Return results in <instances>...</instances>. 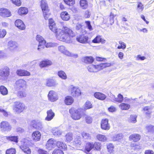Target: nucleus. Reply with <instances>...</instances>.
I'll return each mask as SVG.
<instances>
[{"label":"nucleus","mask_w":154,"mask_h":154,"mask_svg":"<svg viewBox=\"0 0 154 154\" xmlns=\"http://www.w3.org/2000/svg\"><path fill=\"white\" fill-rule=\"evenodd\" d=\"M75 35V34L70 28L66 26H63L62 29H59L57 32L56 36L57 38L59 40L69 42L71 37Z\"/></svg>","instance_id":"nucleus-1"},{"label":"nucleus","mask_w":154,"mask_h":154,"mask_svg":"<svg viewBox=\"0 0 154 154\" xmlns=\"http://www.w3.org/2000/svg\"><path fill=\"white\" fill-rule=\"evenodd\" d=\"M110 66V63H101L97 66L91 65L88 66V69L90 72H97L105 67H109Z\"/></svg>","instance_id":"nucleus-2"},{"label":"nucleus","mask_w":154,"mask_h":154,"mask_svg":"<svg viewBox=\"0 0 154 154\" xmlns=\"http://www.w3.org/2000/svg\"><path fill=\"white\" fill-rule=\"evenodd\" d=\"M69 112L72 119L75 120L80 119L82 117L83 113V109L81 108L77 109L71 108L69 110Z\"/></svg>","instance_id":"nucleus-3"},{"label":"nucleus","mask_w":154,"mask_h":154,"mask_svg":"<svg viewBox=\"0 0 154 154\" xmlns=\"http://www.w3.org/2000/svg\"><path fill=\"white\" fill-rule=\"evenodd\" d=\"M10 74V70L8 66H4L0 69V76L4 80L7 79Z\"/></svg>","instance_id":"nucleus-4"},{"label":"nucleus","mask_w":154,"mask_h":154,"mask_svg":"<svg viewBox=\"0 0 154 154\" xmlns=\"http://www.w3.org/2000/svg\"><path fill=\"white\" fill-rule=\"evenodd\" d=\"M69 91L71 94L74 97L78 96L81 94V91L78 87L74 86L73 85L69 86Z\"/></svg>","instance_id":"nucleus-5"},{"label":"nucleus","mask_w":154,"mask_h":154,"mask_svg":"<svg viewBox=\"0 0 154 154\" xmlns=\"http://www.w3.org/2000/svg\"><path fill=\"white\" fill-rule=\"evenodd\" d=\"M0 128L1 130L4 132L9 131L12 129L11 125L6 121H3L1 122Z\"/></svg>","instance_id":"nucleus-6"},{"label":"nucleus","mask_w":154,"mask_h":154,"mask_svg":"<svg viewBox=\"0 0 154 154\" xmlns=\"http://www.w3.org/2000/svg\"><path fill=\"white\" fill-rule=\"evenodd\" d=\"M24 109V105L20 102H15L14 103V110L17 113L22 112Z\"/></svg>","instance_id":"nucleus-7"},{"label":"nucleus","mask_w":154,"mask_h":154,"mask_svg":"<svg viewBox=\"0 0 154 154\" xmlns=\"http://www.w3.org/2000/svg\"><path fill=\"white\" fill-rule=\"evenodd\" d=\"M14 86L16 88H25L26 86V82L23 79H19L16 82Z\"/></svg>","instance_id":"nucleus-8"},{"label":"nucleus","mask_w":154,"mask_h":154,"mask_svg":"<svg viewBox=\"0 0 154 154\" xmlns=\"http://www.w3.org/2000/svg\"><path fill=\"white\" fill-rule=\"evenodd\" d=\"M36 40L39 42L37 49L40 51L42 48H43L44 47H42L46 44V41L40 35H37L36 37Z\"/></svg>","instance_id":"nucleus-9"},{"label":"nucleus","mask_w":154,"mask_h":154,"mask_svg":"<svg viewBox=\"0 0 154 154\" xmlns=\"http://www.w3.org/2000/svg\"><path fill=\"white\" fill-rule=\"evenodd\" d=\"M49 100L51 102H54L58 99L57 93L54 91H50L48 95Z\"/></svg>","instance_id":"nucleus-10"},{"label":"nucleus","mask_w":154,"mask_h":154,"mask_svg":"<svg viewBox=\"0 0 154 154\" xmlns=\"http://www.w3.org/2000/svg\"><path fill=\"white\" fill-rule=\"evenodd\" d=\"M73 144L77 148H79L83 145L81 137L79 136H76L74 138Z\"/></svg>","instance_id":"nucleus-11"},{"label":"nucleus","mask_w":154,"mask_h":154,"mask_svg":"<svg viewBox=\"0 0 154 154\" xmlns=\"http://www.w3.org/2000/svg\"><path fill=\"white\" fill-rule=\"evenodd\" d=\"M108 121V119H102L101 123V127L102 129L105 130H109V129L110 126Z\"/></svg>","instance_id":"nucleus-12"},{"label":"nucleus","mask_w":154,"mask_h":154,"mask_svg":"<svg viewBox=\"0 0 154 154\" xmlns=\"http://www.w3.org/2000/svg\"><path fill=\"white\" fill-rule=\"evenodd\" d=\"M11 15V12L8 9L4 8H0V16L4 17H8Z\"/></svg>","instance_id":"nucleus-13"},{"label":"nucleus","mask_w":154,"mask_h":154,"mask_svg":"<svg viewBox=\"0 0 154 154\" xmlns=\"http://www.w3.org/2000/svg\"><path fill=\"white\" fill-rule=\"evenodd\" d=\"M58 84L56 80L52 78H48L46 79V85L48 87H55Z\"/></svg>","instance_id":"nucleus-14"},{"label":"nucleus","mask_w":154,"mask_h":154,"mask_svg":"<svg viewBox=\"0 0 154 154\" xmlns=\"http://www.w3.org/2000/svg\"><path fill=\"white\" fill-rule=\"evenodd\" d=\"M49 27L50 29L56 34L57 32L59 29H56L55 23L53 20L52 19L49 20Z\"/></svg>","instance_id":"nucleus-15"},{"label":"nucleus","mask_w":154,"mask_h":154,"mask_svg":"<svg viewBox=\"0 0 154 154\" xmlns=\"http://www.w3.org/2000/svg\"><path fill=\"white\" fill-rule=\"evenodd\" d=\"M77 41L82 43H85L88 42V37L83 35L78 36L76 38Z\"/></svg>","instance_id":"nucleus-16"},{"label":"nucleus","mask_w":154,"mask_h":154,"mask_svg":"<svg viewBox=\"0 0 154 154\" xmlns=\"http://www.w3.org/2000/svg\"><path fill=\"white\" fill-rule=\"evenodd\" d=\"M56 141L52 139H49L46 144V147L48 149L50 150L56 146Z\"/></svg>","instance_id":"nucleus-17"},{"label":"nucleus","mask_w":154,"mask_h":154,"mask_svg":"<svg viewBox=\"0 0 154 154\" xmlns=\"http://www.w3.org/2000/svg\"><path fill=\"white\" fill-rule=\"evenodd\" d=\"M15 26L19 29L21 30H24L25 26L23 22L20 20L18 19L15 22Z\"/></svg>","instance_id":"nucleus-18"},{"label":"nucleus","mask_w":154,"mask_h":154,"mask_svg":"<svg viewBox=\"0 0 154 154\" xmlns=\"http://www.w3.org/2000/svg\"><path fill=\"white\" fill-rule=\"evenodd\" d=\"M41 137V134L38 131L33 132L32 134V139L35 141L40 140Z\"/></svg>","instance_id":"nucleus-19"},{"label":"nucleus","mask_w":154,"mask_h":154,"mask_svg":"<svg viewBox=\"0 0 154 154\" xmlns=\"http://www.w3.org/2000/svg\"><path fill=\"white\" fill-rule=\"evenodd\" d=\"M94 96L96 98L101 100H104L106 97V96L105 94L99 92L95 93Z\"/></svg>","instance_id":"nucleus-20"},{"label":"nucleus","mask_w":154,"mask_h":154,"mask_svg":"<svg viewBox=\"0 0 154 154\" xmlns=\"http://www.w3.org/2000/svg\"><path fill=\"white\" fill-rule=\"evenodd\" d=\"M32 124V127L36 129L40 130L43 127L42 122L39 121L33 120Z\"/></svg>","instance_id":"nucleus-21"},{"label":"nucleus","mask_w":154,"mask_h":154,"mask_svg":"<svg viewBox=\"0 0 154 154\" xmlns=\"http://www.w3.org/2000/svg\"><path fill=\"white\" fill-rule=\"evenodd\" d=\"M41 7L43 12L49 11L48 7L46 0H42L41 3Z\"/></svg>","instance_id":"nucleus-22"},{"label":"nucleus","mask_w":154,"mask_h":154,"mask_svg":"<svg viewBox=\"0 0 154 154\" xmlns=\"http://www.w3.org/2000/svg\"><path fill=\"white\" fill-rule=\"evenodd\" d=\"M17 73L20 76H29L30 75L29 72L22 69H18L17 71Z\"/></svg>","instance_id":"nucleus-23"},{"label":"nucleus","mask_w":154,"mask_h":154,"mask_svg":"<svg viewBox=\"0 0 154 154\" xmlns=\"http://www.w3.org/2000/svg\"><path fill=\"white\" fill-rule=\"evenodd\" d=\"M47 116L45 118V120L48 121H50L53 119L54 116V113L53 112L51 109L47 111Z\"/></svg>","instance_id":"nucleus-24"},{"label":"nucleus","mask_w":154,"mask_h":154,"mask_svg":"<svg viewBox=\"0 0 154 154\" xmlns=\"http://www.w3.org/2000/svg\"><path fill=\"white\" fill-rule=\"evenodd\" d=\"M140 136L138 134H133L131 135L129 137L130 140H133L134 142H137L140 139Z\"/></svg>","instance_id":"nucleus-25"},{"label":"nucleus","mask_w":154,"mask_h":154,"mask_svg":"<svg viewBox=\"0 0 154 154\" xmlns=\"http://www.w3.org/2000/svg\"><path fill=\"white\" fill-rule=\"evenodd\" d=\"M60 17L61 19L64 21H68L69 19L70 16L66 11H63L60 14Z\"/></svg>","instance_id":"nucleus-26"},{"label":"nucleus","mask_w":154,"mask_h":154,"mask_svg":"<svg viewBox=\"0 0 154 154\" xmlns=\"http://www.w3.org/2000/svg\"><path fill=\"white\" fill-rule=\"evenodd\" d=\"M52 64L51 61L49 60H46L42 61L40 64V66L41 67H43L48 66Z\"/></svg>","instance_id":"nucleus-27"},{"label":"nucleus","mask_w":154,"mask_h":154,"mask_svg":"<svg viewBox=\"0 0 154 154\" xmlns=\"http://www.w3.org/2000/svg\"><path fill=\"white\" fill-rule=\"evenodd\" d=\"M113 97L114 102H118L121 103L123 100V97L121 94H119L117 96V97H116L115 96H112Z\"/></svg>","instance_id":"nucleus-28"},{"label":"nucleus","mask_w":154,"mask_h":154,"mask_svg":"<svg viewBox=\"0 0 154 154\" xmlns=\"http://www.w3.org/2000/svg\"><path fill=\"white\" fill-rule=\"evenodd\" d=\"M73 99L70 96H66L65 99L64 101L65 103L67 105H70L73 102Z\"/></svg>","instance_id":"nucleus-29"},{"label":"nucleus","mask_w":154,"mask_h":154,"mask_svg":"<svg viewBox=\"0 0 154 154\" xmlns=\"http://www.w3.org/2000/svg\"><path fill=\"white\" fill-rule=\"evenodd\" d=\"M106 41L102 39L100 36H96L93 40L92 42L94 43H99L100 42L102 43H105Z\"/></svg>","instance_id":"nucleus-30"},{"label":"nucleus","mask_w":154,"mask_h":154,"mask_svg":"<svg viewBox=\"0 0 154 154\" xmlns=\"http://www.w3.org/2000/svg\"><path fill=\"white\" fill-rule=\"evenodd\" d=\"M83 138L85 140H91L92 137V134L89 133L83 132L82 133Z\"/></svg>","instance_id":"nucleus-31"},{"label":"nucleus","mask_w":154,"mask_h":154,"mask_svg":"<svg viewBox=\"0 0 154 154\" xmlns=\"http://www.w3.org/2000/svg\"><path fill=\"white\" fill-rule=\"evenodd\" d=\"M96 137L98 140L102 142H105L107 139V137L105 135L101 134H97Z\"/></svg>","instance_id":"nucleus-32"},{"label":"nucleus","mask_w":154,"mask_h":154,"mask_svg":"<svg viewBox=\"0 0 154 154\" xmlns=\"http://www.w3.org/2000/svg\"><path fill=\"white\" fill-rule=\"evenodd\" d=\"M57 146L58 147L64 149V150L67 149V146L66 145L60 141H58L56 143Z\"/></svg>","instance_id":"nucleus-33"},{"label":"nucleus","mask_w":154,"mask_h":154,"mask_svg":"<svg viewBox=\"0 0 154 154\" xmlns=\"http://www.w3.org/2000/svg\"><path fill=\"white\" fill-rule=\"evenodd\" d=\"M58 76L61 79L66 80L67 78V75L65 72L62 70L59 71L58 72Z\"/></svg>","instance_id":"nucleus-34"},{"label":"nucleus","mask_w":154,"mask_h":154,"mask_svg":"<svg viewBox=\"0 0 154 154\" xmlns=\"http://www.w3.org/2000/svg\"><path fill=\"white\" fill-rule=\"evenodd\" d=\"M130 105L125 103H122L119 106V107L122 110H128L130 107Z\"/></svg>","instance_id":"nucleus-35"},{"label":"nucleus","mask_w":154,"mask_h":154,"mask_svg":"<svg viewBox=\"0 0 154 154\" xmlns=\"http://www.w3.org/2000/svg\"><path fill=\"white\" fill-rule=\"evenodd\" d=\"M28 12V9L25 7L20 8L18 10V14L20 15L26 14Z\"/></svg>","instance_id":"nucleus-36"},{"label":"nucleus","mask_w":154,"mask_h":154,"mask_svg":"<svg viewBox=\"0 0 154 154\" xmlns=\"http://www.w3.org/2000/svg\"><path fill=\"white\" fill-rule=\"evenodd\" d=\"M92 149H94L93 142H88L86 144L85 149L87 152L90 151Z\"/></svg>","instance_id":"nucleus-37"},{"label":"nucleus","mask_w":154,"mask_h":154,"mask_svg":"<svg viewBox=\"0 0 154 154\" xmlns=\"http://www.w3.org/2000/svg\"><path fill=\"white\" fill-rule=\"evenodd\" d=\"M59 50L61 52L64 53V54L67 55H69V52L67 51L65 47L63 45L60 46L58 47Z\"/></svg>","instance_id":"nucleus-38"},{"label":"nucleus","mask_w":154,"mask_h":154,"mask_svg":"<svg viewBox=\"0 0 154 154\" xmlns=\"http://www.w3.org/2000/svg\"><path fill=\"white\" fill-rule=\"evenodd\" d=\"M0 92L3 95L8 94V91L7 88L4 86L0 87Z\"/></svg>","instance_id":"nucleus-39"},{"label":"nucleus","mask_w":154,"mask_h":154,"mask_svg":"<svg viewBox=\"0 0 154 154\" xmlns=\"http://www.w3.org/2000/svg\"><path fill=\"white\" fill-rule=\"evenodd\" d=\"M94 149L99 151L100 150L101 145L100 143L98 142H93Z\"/></svg>","instance_id":"nucleus-40"},{"label":"nucleus","mask_w":154,"mask_h":154,"mask_svg":"<svg viewBox=\"0 0 154 154\" xmlns=\"http://www.w3.org/2000/svg\"><path fill=\"white\" fill-rule=\"evenodd\" d=\"M52 132L53 135L55 136H59L62 133L61 131L57 128H53Z\"/></svg>","instance_id":"nucleus-41"},{"label":"nucleus","mask_w":154,"mask_h":154,"mask_svg":"<svg viewBox=\"0 0 154 154\" xmlns=\"http://www.w3.org/2000/svg\"><path fill=\"white\" fill-rule=\"evenodd\" d=\"M6 139L9 140L14 141L15 143L18 142V137L16 136L6 137Z\"/></svg>","instance_id":"nucleus-42"},{"label":"nucleus","mask_w":154,"mask_h":154,"mask_svg":"<svg viewBox=\"0 0 154 154\" xmlns=\"http://www.w3.org/2000/svg\"><path fill=\"white\" fill-rule=\"evenodd\" d=\"M94 59L92 57H86L84 58V62L86 63H92L94 60Z\"/></svg>","instance_id":"nucleus-43"},{"label":"nucleus","mask_w":154,"mask_h":154,"mask_svg":"<svg viewBox=\"0 0 154 154\" xmlns=\"http://www.w3.org/2000/svg\"><path fill=\"white\" fill-rule=\"evenodd\" d=\"M80 3L81 6L83 9H86L87 8L88 4L86 0H81Z\"/></svg>","instance_id":"nucleus-44"},{"label":"nucleus","mask_w":154,"mask_h":154,"mask_svg":"<svg viewBox=\"0 0 154 154\" xmlns=\"http://www.w3.org/2000/svg\"><path fill=\"white\" fill-rule=\"evenodd\" d=\"M92 105L90 102L87 101L84 105V109L85 110H87L92 108Z\"/></svg>","instance_id":"nucleus-45"},{"label":"nucleus","mask_w":154,"mask_h":154,"mask_svg":"<svg viewBox=\"0 0 154 154\" xmlns=\"http://www.w3.org/2000/svg\"><path fill=\"white\" fill-rule=\"evenodd\" d=\"M66 141L70 142L73 139V134L72 133H68L66 135Z\"/></svg>","instance_id":"nucleus-46"},{"label":"nucleus","mask_w":154,"mask_h":154,"mask_svg":"<svg viewBox=\"0 0 154 154\" xmlns=\"http://www.w3.org/2000/svg\"><path fill=\"white\" fill-rule=\"evenodd\" d=\"M122 138V135L121 134H117L113 137L112 140L114 141H118Z\"/></svg>","instance_id":"nucleus-47"},{"label":"nucleus","mask_w":154,"mask_h":154,"mask_svg":"<svg viewBox=\"0 0 154 154\" xmlns=\"http://www.w3.org/2000/svg\"><path fill=\"white\" fill-rule=\"evenodd\" d=\"M26 94L24 91H19L18 92L17 95L20 98H23L26 97Z\"/></svg>","instance_id":"nucleus-48"},{"label":"nucleus","mask_w":154,"mask_h":154,"mask_svg":"<svg viewBox=\"0 0 154 154\" xmlns=\"http://www.w3.org/2000/svg\"><path fill=\"white\" fill-rule=\"evenodd\" d=\"M45 44V47L47 48L49 47H54L57 46L58 44L54 42H49Z\"/></svg>","instance_id":"nucleus-49"},{"label":"nucleus","mask_w":154,"mask_h":154,"mask_svg":"<svg viewBox=\"0 0 154 154\" xmlns=\"http://www.w3.org/2000/svg\"><path fill=\"white\" fill-rule=\"evenodd\" d=\"M21 149L25 153L29 154L31 153L30 149L28 147L22 146L21 147Z\"/></svg>","instance_id":"nucleus-50"},{"label":"nucleus","mask_w":154,"mask_h":154,"mask_svg":"<svg viewBox=\"0 0 154 154\" xmlns=\"http://www.w3.org/2000/svg\"><path fill=\"white\" fill-rule=\"evenodd\" d=\"M109 152L110 153H113L114 152V146L112 144L110 143L107 146Z\"/></svg>","instance_id":"nucleus-51"},{"label":"nucleus","mask_w":154,"mask_h":154,"mask_svg":"<svg viewBox=\"0 0 154 154\" xmlns=\"http://www.w3.org/2000/svg\"><path fill=\"white\" fill-rule=\"evenodd\" d=\"M8 46L10 48H15L17 47V43L15 42L11 41L8 42Z\"/></svg>","instance_id":"nucleus-52"},{"label":"nucleus","mask_w":154,"mask_h":154,"mask_svg":"<svg viewBox=\"0 0 154 154\" xmlns=\"http://www.w3.org/2000/svg\"><path fill=\"white\" fill-rule=\"evenodd\" d=\"M16 152L15 149L12 148L7 149L6 151V154H15Z\"/></svg>","instance_id":"nucleus-53"},{"label":"nucleus","mask_w":154,"mask_h":154,"mask_svg":"<svg viewBox=\"0 0 154 154\" xmlns=\"http://www.w3.org/2000/svg\"><path fill=\"white\" fill-rule=\"evenodd\" d=\"M6 33L5 29H0V38H3L6 35Z\"/></svg>","instance_id":"nucleus-54"},{"label":"nucleus","mask_w":154,"mask_h":154,"mask_svg":"<svg viewBox=\"0 0 154 154\" xmlns=\"http://www.w3.org/2000/svg\"><path fill=\"white\" fill-rule=\"evenodd\" d=\"M85 121L88 124H90L92 122V118L90 116H87L85 117Z\"/></svg>","instance_id":"nucleus-55"},{"label":"nucleus","mask_w":154,"mask_h":154,"mask_svg":"<svg viewBox=\"0 0 154 154\" xmlns=\"http://www.w3.org/2000/svg\"><path fill=\"white\" fill-rule=\"evenodd\" d=\"M64 2L67 5L71 6L75 3L74 0H64Z\"/></svg>","instance_id":"nucleus-56"},{"label":"nucleus","mask_w":154,"mask_h":154,"mask_svg":"<svg viewBox=\"0 0 154 154\" xmlns=\"http://www.w3.org/2000/svg\"><path fill=\"white\" fill-rule=\"evenodd\" d=\"M137 116L136 115H131L130 117V121L133 123H134L137 122Z\"/></svg>","instance_id":"nucleus-57"},{"label":"nucleus","mask_w":154,"mask_h":154,"mask_svg":"<svg viewBox=\"0 0 154 154\" xmlns=\"http://www.w3.org/2000/svg\"><path fill=\"white\" fill-rule=\"evenodd\" d=\"M13 3L18 6H20L21 4V2L20 0H11Z\"/></svg>","instance_id":"nucleus-58"},{"label":"nucleus","mask_w":154,"mask_h":154,"mask_svg":"<svg viewBox=\"0 0 154 154\" xmlns=\"http://www.w3.org/2000/svg\"><path fill=\"white\" fill-rule=\"evenodd\" d=\"M154 128V126L152 125H149L146 126V129L148 132H150L152 131Z\"/></svg>","instance_id":"nucleus-59"},{"label":"nucleus","mask_w":154,"mask_h":154,"mask_svg":"<svg viewBox=\"0 0 154 154\" xmlns=\"http://www.w3.org/2000/svg\"><path fill=\"white\" fill-rule=\"evenodd\" d=\"M52 154H64L63 152L61 150L59 149H54Z\"/></svg>","instance_id":"nucleus-60"},{"label":"nucleus","mask_w":154,"mask_h":154,"mask_svg":"<svg viewBox=\"0 0 154 154\" xmlns=\"http://www.w3.org/2000/svg\"><path fill=\"white\" fill-rule=\"evenodd\" d=\"M131 146L132 149L134 150H138L140 149V146L139 145H136L135 143H134L131 144Z\"/></svg>","instance_id":"nucleus-61"},{"label":"nucleus","mask_w":154,"mask_h":154,"mask_svg":"<svg viewBox=\"0 0 154 154\" xmlns=\"http://www.w3.org/2000/svg\"><path fill=\"white\" fill-rule=\"evenodd\" d=\"M137 8L138 11L139 12L142 11L143 8V6L141 3H140L138 4Z\"/></svg>","instance_id":"nucleus-62"},{"label":"nucleus","mask_w":154,"mask_h":154,"mask_svg":"<svg viewBox=\"0 0 154 154\" xmlns=\"http://www.w3.org/2000/svg\"><path fill=\"white\" fill-rule=\"evenodd\" d=\"M86 26L88 29L90 30L91 31L92 30V28L91 26V25L90 22L89 21H86L85 22Z\"/></svg>","instance_id":"nucleus-63"},{"label":"nucleus","mask_w":154,"mask_h":154,"mask_svg":"<svg viewBox=\"0 0 154 154\" xmlns=\"http://www.w3.org/2000/svg\"><path fill=\"white\" fill-rule=\"evenodd\" d=\"M49 11H45V12H43L44 17L46 20L48 19L49 17L50 14L48 13Z\"/></svg>","instance_id":"nucleus-64"}]
</instances>
